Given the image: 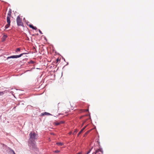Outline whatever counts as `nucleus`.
Instances as JSON below:
<instances>
[{
    "mask_svg": "<svg viewBox=\"0 0 154 154\" xmlns=\"http://www.w3.org/2000/svg\"><path fill=\"white\" fill-rule=\"evenodd\" d=\"M29 26L30 27L36 30L37 29V28L36 27L32 25H30Z\"/></svg>",
    "mask_w": 154,
    "mask_h": 154,
    "instance_id": "nucleus-9",
    "label": "nucleus"
},
{
    "mask_svg": "<svg viewBox=\"0 0 154 154\" xmlns=\"http://www.w3.org/2000/svg\"><path fill=\"white\" fill-rule=\"evenodd\" d=\"M60 124V122H57L55 123V125H58Z\"/></svg>",
    "mask_w": 154,
    "mask_h": 154,
    "instance_id": "nucleus-16",
    "label": "nucleus"
},
{
    "mask_svg": "<svg viewBox=\"0 0 154 154\" xmlns=\"http://www.w3.org/2000/svg\"><path fill=\"white\" fill-rule=\"evenodd\" d=\"M56 144L58 145H59V146H62V145L63 144V143H61V142H58V143H56Z\"/></svg>",
    "mask_w": 154,
    "mask_h": 154,
    "instance_id": "nucleus-12",
    "label": "nucleus"
},
{
    "mask_svg": "<svg viewBox=\"0 0 154 154\" xmlns=\"http://www.w3.org/2000/svg\"><path fill=\"white\" fill-rule=\"evenodd\" d=\"M7 22L8 23V24L6 25L5 26V29H7L10 26V17H7Z\"/></svg>",
    "mask_w": 154,
    "mask_h": 154,
    "instance_id": "nucleus-4",
    "label": "nucleus"
},
{
    "mask_svg": "<svg viewBox=\"0 0 154 154\" xmlns=\"http://www.w3.org/2000/svg\"><path fill=\"white\" fill-rule=\"evenodd\" d=\"M71 133H72V132H69V134H71Z\"/></svg>",
    "mask_w": 154,
    "mask_h": 154,
    "instance_id": "nucleus-25",
    "label": "nucleus"
},
{
    "mask_svg": "<svg viewBox=\"0 0 154 154\" xmlns=\"http://www.w3.org/2000/svg\"><path fill=\"white\" fill-rule=\"evenodd\" d=\"M16 20L18 26H22L23 25L22 20L19 16L17 17Z\"/></svg>",
    "mask_w": 154,
    "mask_h": 154,
    "instance_id": "nucleus-2",
    "label": "nucleus"
},
{
    "mask_svg": "<svg viewBox=\"0 0 154 154\" xmlns=\"http://www.w3.org/2000/svg\"><path fill=\"white\" fill-rule=\"evenodd\" d=\"M59 152V151H55V152H57H57Z\"/></svg>",
    "mask_w": 154,
    "mask_h": 154,
    "instance_id": "nucleus-24",
    "label": "nucleus"
},
{
    "mask_svg": "<svg viewBox=\"0 0 154 154\" xmlns=\"http://www.w3.org/2000/svg\"><path fill=\"white\" fill-rule=\"evenodd\" d=\"M25 53H23L19 55H13L12 56H11L10 57H7V59H8L9 58H19L22 56L23 54H25Z\"/></svg>",
    "mask_w": 154,
    "mask_h": 154,
    "instance_id": "nucleus-3",
    "label": "nucleus"
},
{
    "mask_svg": "<svg viewBox=\"0 0 154 154\" xmlns=\"http://www.w3.org/2000/svg\"><path fill=\"white\" fill-rule=\"evenodd\" d=\"M32 147H34L35 148V144L32 143Z\"/></svg>",
    "mask_w": 154,
    "mask_h": 154,
    "instance_id": "nucleus-18",
    "label": "nucleus"
},
{
    "mask_svg": "<svg viewBox=\"0 0 154 154\" xmlns=\"http://www.w3.org/2000/svg\"><path fill=\"white\" fill-rule=\"evenodd\" d=\"M57 61H58V59L57 60Z\"/></svg>",
    "mask_w": 154,
    "mask_h": 154,
    "instance_id": "nucleus-27",
    "label": "nucleus"
},
{
    "mask_svg": "<svg viewBox=\"0 0 154 154\" xmlns=\"http://www.w3.org/2000/svg\"><path fill=\"white\" fill-rule=\"evenodd\" d=\"M9 152L10 154H16L14 151L12 149H10L9 150Z\"/></svg>",
    "mask_w": 154,
    "mask_h": 154,
    "instance_id": "nucleus-10",
    "label": "nucleus"
},
{
    "mask_svg": "<svg viewBox=\"0 0 154 154\" xmlns=\"http://www.w3.org/2000/svg\"><path fill=\"white\" fill-rule=\"evenodd\" d=\"M29 136H30V139L32 141L37 139V135L34 132H31L29 134Z\"/></svg>",
    "mask_w": 154,
    "mask_h": 154,
    "instance_id": "nucleus-1",
    "label": "nucleus"
},
{
    "mask_svg": "<svg viewBox=\"0 0 154 154\" xmlns=\"http://www.w3.org/2000/svg\"><path fill=\"white\" fill-rule=\"evenodd\" d=\"M90 131H87L85 133V135H86Z\"/></svg>",
    "mask_w": 154,
    "mask_h": 154,
    "instance_id": "nucleus-17",
    "label": "nucleus"
},
{
    "mask_svg": "<svg viewBox=\"0 0 154 154\" xmlns=\"http://www.w3.org/2000/svg\"><path fill=\"white\" fill-rule=\"evenodd\" d=\"M89 119H90V118L89 117H88V118H87L85 120V121H84V122H83V123H82V125L81 127H82V126L83 125H84V123L86 122V121H87V120H89Z\"/></svg>",
    "mask_w": 154,
    "mask_h": 154,
    "instance_id": "nucleus-11",
    "label": "nucleus"
},
{
    "mask_svg": "<svg viewBox=\"0 0 154 154\" xmlns=\"http://www.w3.org/2000/svg\"><path fill=\"white\" fill-rule=\"evenodd\" d=\"M100 152H101V154H103V152L102 150L101 149H98L96 151L95 154H98V153Z\"/></svg>",
    "mask_w": 154,
    "mask_h": 154,
    "instance_id": "nucleus-6",
    "label": "nucleus"
},
{
    "mask_svg": "<svg viewBox=\"0 0 154 154\" xmlns=\"http://www.w3.org/2000/svg\"><path fill=\"white\" fill-rule=\"evenodd\" d=\"M90 151H91V150H90V151H88V152H87V153L86 154H88V153H90Z\"/></svg>",
    "mask_w": 154,
    "mask_h": 154,
    "instance_id": "nucleus-22",
    "label": "nucleus"
},
{
    "mask_svg": "<svg viewBox=\"0 0 154 154\" xmlns=\"http://www.w3.org/2000/svg\"><path fill=\"white\" fill-rule=\"evenodd\" d=\"M78 131V130H77V129H75V131H74L73 133V134L75 135V134Z\"/></svg>",
    "mask_w": 154,
    "mask_h": 154,
    "instance_id": "nucleus-15",
    "label": "nucleus"
},
{
    "mask_svg": "<svg viewBox=\"0 0 154 154\" xmlns=\"http://www.w3.org/2000/svg\"><path fill=\"white\" fill-rule=\"evenodd\" d=\"M38 31H39V32H40V33L41 34H42V32H41V31L40 30V29H39L38 30Z\"/></svg>",
    "mask_w": 154,
    "mask_h": 154,
    "instance_id": "nucleus-20",
    "label": "nucleus"
},
{
    "mask_svg": "<svg viewBox=\"0 0 154 154\" xmlns=\"http://www.w3.org/2000/svg\"><path fill=\"white\" fill-rule=\"evenodd\" d=\"M7 36L6 35H4L3 36V38L5 39L6 37H7Z\"/></svg>",
    "mask_w": 154,
    "mask_h": 154,
    "instance_id": "nucleus-19",
    "label": "nucleus"
},
{
    "mask_svg": "<svg viewBox=\"0 0 154 154\" xmlns=\"http://www.w3.org/2000/svg\"><path fill=\"white\" fill-rule=\"evenodd\" d=\"M4 94L3 92H0V95H2Z\"/></svg>",
    "mask_w": 154,
    "mask_h": 154,
    "instance_id": "nucleus-21",
    "label": "nucleus"
},
{
    "mask_svg": "<svg viewBox=\"0 0 154 154\" xmlns=\"http://www.w3.org/2000/svg\"><path fill=\"white\" fill-rule=\"evenodd\" d=\"M88 110V109H85V111H87Z\"/></svg>",
    "mask_w": 154,
    "mask_h": 154,
    "instance_id": "nucleus-23",
    "label": "nucleus"
},
{
    "mask_svg": "<svg viewBox=\"0 0 154 154\" xmlns=\"http://www.w3.org/2000/svg\"><path fill=\"white\" fill-rule=\"evenodd\" d=\"M20 48H17L16 49V50L15 51H16V52H18V51H20Z\"/></svg>",
    "mask_w": 154,
    "mask_h": 154,
    "instance_id": "nucleus-14",
    "label": "nucleus"
},
{
    "mask_svg": "<svg viewBox=\"0 0 154 154\" xmlns=\"http://www.w3.org/2000/svg\"><path fill=\"white\" fill-rule=\"evenodd\" d=\"M51 115V114L48 112H45L43 114V115Z\"/></svg>",
    "mask_w": 154,
    "mask_h": 154,
    "instance_id": "nucleus-13",
    "label": "nucleus"
},
{
    "mask_svg": "<svg viewBox=\"0 0 154 154\" xmlns=\"http://www.w3.org/2000/svg\"><path fill=\"white\" fill-rule=\"evenodd\" d=\"M59 109V107L58 105L55 106L54 107L53 110L54 111L57 112Z\"/></svg>",
    "mask_w": 154,
    "mask_h": 154,
    "instance_id": "nucleus-5",
    "label": "nucleus"
},
{
    "mask_svg": "<svg viewBox=\"0 0 154 154\" xmlns=\"http://www.w3.org/2000/svg\"><path fill=\"white\" fill-rule=\"evenodd\" d=\"M87 125L85 126L81 130V131L78 134V136H79V135L81 134V133L82 132L83 130L85 129V128L86 127Z\"/></svg>",
    "mask_w": 154,
    "mask_h": 154,
    "instance_id": "nucleus-8",
    "label": "nucleus"
},
{
    "mask_svg": "<svg viewBox=\"0 0 154 154\" xmlns=\"http://www.w3.org/2000/svg\"><path fill=\"white\" fill-rule=\"evenodd\" d=\"M87 116V115H86V116Z\"/></svg>",
    "mask_w": 154,
    "mask_h": 154,
    "instance_id": "nucleus-28",
    "label": "nucleus"
},
{
    "mask_svg": "<svg viewBox=\"0 0 154 154\" xmlns=\"http://www.w3.org/2000/svg\"><path fill=\"white\" fill-rule=\"evenodd\" d=\"M99 154H101V152H100V153H99Z\"/></svg>",
    "mask_w": 154,
    "mask_h": 154,
    "instance_id": "nucleus-26",
    "label": "nucleus"
},
{
    "mask_svg": "<svg viewBox=\"0 0 154 154\" xmlns=\"http://www.w3.org/2000/svg\"><path fill=\"white\" fill-rule=\"evenodd\" d=\"M11 13H12L11 10V9H10L9 10V11L8 13L7 17H10L11 15Z\"/></svg>",
    "mask_w": 154,
    "mask_h": 154,
    "instance_id": "nucleus-7",
    "label": "nucleus"
}]
</instances>
